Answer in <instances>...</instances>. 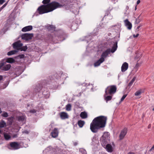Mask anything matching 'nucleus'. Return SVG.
Segmentation results:
<instances>
[{
  "instance_id": "nucleus-1",
  "label": "nucleus",
  "mask_w": 154,
  "mask_h": 154,
  "mask_svg": "<svg viewBox=\"0 0 154 154\" xmlns=\"http://www.w3.org/2000/svg\"><path fill=\"white\" fill-rule=\"evenodd\" d=\"M65 5V4H60L55 1L46 5H42L38 8L33 17L52 11L56 8L62 7Z\"/></svg>"
},
{
  "instance_id": "nucleus-2",
  "label": "nucleus",
  "mask_w": 154,
  "mask_h": 154,
  "mask_svg": "<svg viewBox=\"0 0 154 154\" xmlns=\"http://www.w3.org/2000/svg\"><path fill=\"white\" fill-rule=\"evenodd\" d=\"M107 118L100 116L95 118L90 124V129L91 131L97 133L98 130L104 128L106 124Z\"/></svg>"
},
{
  "instance_id": "nucleus-3",
  "label": "nucleus",
  "mask_w": 154,
  "mask_h": 154,
  "mask_svg": "<svg viewBox=\"0 0 154 154\" xmlns=\"http://www.w3.org/2000/svg\"><path fill=\"white\" fill-rule=\"evenodd\" d=\"M117 88L116 85H112L108 86L105 89L106 95H111L115 93L116 91Z\"/></svg>"
},
{
  "instance_id": "nucleus-4",
  "label": "nucleus",
  "mask_w": 154,
  "mask_h": 154,
  "mask_svg": "<svg viewBox=\"0 0 154 154\" xmlns=\"http://www.w3.org/2000/svg\"><path fill=\"white\" fill-rule=\"evenodd\" d=\"M15 62V60L12 57L6 59H4L2 60V62L0 63V69L6 63H13Z\"/></svg>"
},
{
  "instance_id": "nucleus-5",
  "label": "nucleus",
  "mask_w": 154,
  "mask_h": 154,
  "mask_svg": "<svg viewBox=\"0 0 154 154\" xmlns=\"http://www.w3.org/2000/svg\"><path fill=\"white\" fill-rule=\"evenodd\" d=\"M33 36V34L26 33L22 34L21 35L22 38L26 41H28L32 39Z\"/></svg>"
},
{
  "instance_id": "nucleus-6",
  "label": "nucleus",
  "mask_w": 154,
  "mask_h": 154,
  "mask_svg": "<svg viewBox=\"0 0 154 154\" xmlns=\"http://www.w3.org/2000/svg\"><path fill=\"white\" fill-rule=\"evenodd\" d=\"M13 45L14 48L18 50H20L23 44L22 43H20L18 41L13 43Z\"/></svg>"
},
{
  "instance_id": "nucleus-7",
  "label": "nucleus",
  "mask_w": 154,
  "mask_h": 154,
  "mask_svg": "<svg viewBox=\"0 0 154 154\" xmlns=\"http://www.w3.org/2000/svg\"><path fill=\"white\" fill-rule=\"evenodd\" d=\"M127 131V128H125L121 132L119 135V138L120 140H122L123 139L125 135H126Z\"/></svg>"
},
{
  "instance_id": "nucleus-8",
  "label": "nucleus",
  "mask_w": 154,
  "mask_h": 154,
  "mask_svg": "<svg viewBox=\"0 0 154 154\" xmlns=\"http://www.w3.org/2000/svg\"><path fill=\"white\" fill-rule=\"evenodd\" d=\"M10 145L11 147L14 150L19 148V144L17 142H12L10 143Z\"/></svg>"
},
{
  "instance_id": "nucleus-9",
  "label": "nucleus",
  "mask_w": 154,
  "mask_h": 154,
  "mask_svg": "<svg viewBox=\"0 0 154 154\" xmlns=\"http://www.w3.org/2000/svg\"><path fill=\"white\" fill-rule=\"evenodd\" d=\"M110 49L109 48L108 49L102 53L101 58H103L104 59V58L106 57L108 54H110Z\"/></svg>"
},
{
  "instance_id": "nucleus-10",
  "label": "nucleus",
  "mask_w": 154,
  "mask_h": 154,
  "mask_svg": "<svg viewBox=\"0 0 154 154\" xmlns=\"http://www.w3.org/2000/svg\"><path fill=\"white\" fill-rule=\"evenodd\" d=\"M124 23L125 26L128 29H131L132 25L131 23L128 21V20L127 19L124 20Z\"/></svg>"
},
{
  "instance_id": "nucleus-11",
  "label": "nucleus",
  "mask_w": 154,
  "mask_h": 154,
  "mask_svg": "<svg viewBox=\"0 0 154 154\" xmlns=\"http://www.w3.org/2000/svg\"><path fill=\"white\" fill-rule=\"evenodd\" d=\"M58 132L57 128H55L51 132V136L54 138H56L58 136Z\"/></svg>"
},
{
  "instance_id": "nucleus-12",
  "label": "nucleus",
  "mask_w": 154,
  "mask_h": 154,
  "mask_svg": "<svg viewBox=\"0 0 154 154\" xmlns=\"http://www.w3.org/2000/svg\"><path fill=\"white\" fill-rule=\"evenodd\" d=\"M106 150L109 152H111L113 151V149L112 145L109 144H107L104 147Z\"/></svg>"
},
{
  "instance_id": "nucleus-13",
  "label": "nucleus",
  "mask_w": 154,
  "mask_h": 154,
  "mask_svg": "<svg viewBox=\"0 0 154 154\" xmlns=\"http://www.w3.org/2000/svg\"><path fill=\"white\" fill-rule=\"evenodd\" d=\"M104 59L103 58H100L99 60L94 63V66L96 67L99 66L101 63H102L104 61Z\"/></svg>"
},
{
  "instance_id": "nucleus-14",
  "label": "nucleus",
  "mask_w": 154,
  "mask_h": 154,
  "mask_svg": "<svg viewBox=\"0 0 154 154\" xmlns=\"http://www.w3.org/2000/svg\"><path fill=\"white\" fill-rule=\"evenodd\" d=\"M128 68V64L126 62L124 63L121 67V71L122 72H124L126 71Z\"/></svg>"
},
{
  "instance_id": "nucleus-15",
  "label": "nucleus",
  "mask_w": 154,
  "mask_h": 154,
  "mask_svg": "<svg viewBox=\"0 0 154 154\" xmlns=\"http://www.w3.org/2000/svg\"><path fill=\"white\" fill-rule=\"evenodd\" d=\"M32 29V26H25L22 29V31L23 32H26L30 31Z\"/></svg>"
},
{
  "instance_id": "nucleus-16",
  "label": "nucleus",
  "mask_w": 154,
  "mask_h": 154,
  "mask_svg": "<svg viewBox=\"0 0 154 154\" xmlns=\"http://www.w3.org/2000/svg\"><path fill=\"white\" fill-rule=\"evenodd\" d=\"M109 140L106 139H103L102 137L101 138V142L102 146L103 147L105 146L106 145L107 143H108V141Z\"/></svg>"
},
{
  "instance_id": "nucleus-17",
  "label": "nucleus",
  "mask_w": 154,
  "mask_h": 154,
  "mask_svg": "<svg viewBox=\"0 0 154 154\" xmlns=\"http://www.w3.org/2000/svg\"><path fill=\"white\" fill-rule=\"evenodd\" d=\"M11 65L9 64H8L6 65H5V64L2 67H1V68H2V69L4 71H8L11 68Z\"/></svg>"
},
{
  "instance_id": "nucleus-18",
  "label": "nucleus",
  "mask_w": 154,
  "mask_h": 154,
  "mask_svg": "<svg viewBox=\"0 0 154 154\" xmlns=\"http://www.w3.org/2000/svg\"><path fill=\"white\" fill-rule=\"evenodd\" d=\"M60 116L61 119H63L68 118L67 114L64 112H62L60 114Z\"/></svg>"
},
{
  "instance_id": "nucleus-19",
  "label": "nucleus",
  "mask_w": 154,
  "mask_h": 154,
  "mask_svg": "<svg viewBox=\"0 0 154 154\" xmlns=\"http://www.w3.org/2000/svg\"><path fill=\"white\" fill-rule=\"evenodd\" d=\"M117 42H116L114 43V44L112 48L110 50L111 52L112 53L114 52L117 49Z\"/></svg>"
},
{
  "instance_id": "nucleus-20",
  "label": "nucleus",
  "mask_w": 154,
  "mask_h": 154,
  "mask_svg": "<svg viewBox=\"0 0 154 154\" xmlns=\"http://www.w3.org/2000/svg\"><path fill=\"white\" fill-rule=\"evenodd\" d=\"M42 88V86L40 85H39L38 86H37L35 87L34 89V91L36 92H38L41 91Z\"/></svg>"
},
{
  "instance_id": "nucleus-21",
  "label": "nucleus",
  "mask_w": 154,
  "mask_h": 154,
  "mask_svg": "<svg viewBox=\"0 0 154 154\" xmlns=\"http://www.w3.org/2000/svg\"><path fill=\"white\" fill-rule=\"evenodd\" d=\"M108 95H106V93L104 95V97L105 100H106V102L108 101L111 100L112 99V97L110 96H108Z\"/></svg>"
},
{
  "instance_id": "nucleus-22",
  "label": "nucleus",
  "mask_w": 154,
  "mask_h": 154,
  "mask_svg": "<svg viewBox=\"0 0 154 154\" xmlns=\"http://www.w3.org/2000/svg\"><path fill=\"white\" fill-rule=\"evenodd\" d=\"M85 124V122L84 121L80 120L78 121V124L80 128H82Z\"/></svg>"
},
{
  "instance_id": "nucleus-23",
  "label": "nucleus",
  "mask_w": 154,
  "mask_h": 154,
  "mask_svg": "<svg viewBox=\"0 0 154 154\" xmlns=\"http://www.w3.org/2000/svg\"><path fill=\"white\" fill-rule=\"evenodd\" d=\"M80 116L82 119H86L88 115L86 112H84L81 113Z\"/></svg>"
},
{
  "instance_id": "nucleus-24",
  "label": "nucleus",
  "mask_w": 154,
  "mask_h": 154,
  "mask_svg": "<svg viewBox=\"0 0 154 154\" xmlns=\"http://www.w3.org/2000/svg\"><path fill=\"white\" fill-rule=\"evenodd\" d=\"M101 137H102L103 139H106L109 140V137L108 133L106 132L104 133Z\"/></svg>"
},
{
  "instance_id": "nucleus-25",
  "label": "nucleus",
  "mask_w": 154,
  "mask_h": 154,
  "mask_svg": "<svg viewBox=\"0 0 154 154\" xmlns=\"http://www.w3.org/2000/svg\"><path fill=\"white\" fill-rule=\"evenodd\" d=\"M143 92V91L141 89H140L137 91L134 94V95L136 96H138L141 93Z\"/></svg>"
},
{
  "instance_id": "nucleus-26",
  "label": "nucleus",
  "mask_w": 154,
  "mask_h": 154,
  "mask_svg": "<svg viewBox=\"0 0 154 154\" xmlns=\"http://www.w3.org/2000/svg\"><path fill=\"white\" fill-rule=\"evenodd\" d=\"M18 51L12 50L8 52L7 53V55L8 56H10L12 55L15 54Z\"/></svg>"
},
{
  "instance_id": "nucleus-27",
  "label": "nucleus",
  "mask_w": 154,
  "mask_h": 154,
  "mask_svg": "<svg viewBox=\"0 0 154 154\" xmlns=\"http://www.w3.org/2000/svg\"><path fill=\"white\" fill-rule=\"evenodd\" d=\"M6 125L5 122L3 120H2L0 122V128H2L5 127Z\"/></svg>"
},
{
  "instance_id": "nucleus-28",
  "label": "nucleus",
  "mask_w": 154,
  "mask_h": 154,
  "mask_svg": "<svg viewBox=\"0 0 154 154\" xmlns=\"http://www.w3.org/2000/svg\"><path fill=\"white\" fill-rule=\"evenodd\" d=\"M25 117L23 116H19L18 117L17 119L19 122H23L25 120Z\"/></svg>"
},
{
  "instance_id": "nucleus-29",
  "label": "nucleus",
  "mask_w": 154,
  "mask_h": 154,
  "mask_svg": "<svg viewBox=\"0 0 154 154\" xmlns=\"http://www.w3.org/2000/svg\"><path fill=\"white\" fill-rule=\"evenodd\" d=\"M4 137L5 139L6 140H9L11 138V136L7 133L4 134Z\"/></svg>"
},
{
  "instance_id": "nucleus-30",
  "label": "nucleus",
  "mask_w": 154,
  "mask_h": 154,
  "mask_svg": "<svg viewBox=\"0 0 154 154\" xmlns=\"http://www.w3.org/2000/svg\"><path fill=\"white\" fill-rule=\"evenodd\" d=\"M55 27L52 25H49L47 26V29L49 30H54Z\"/></svg>"
},
{
  "instance_id": "nucleus-31",
  "label": "nucleus",
  "mask_w": 154,
  "mask_h": 154,
  "mask_svg": "<svg viewBox=\"0 0 154 154\" xmlns=\"http://www.w3.org/2000/svg\"><path fill=\"white\" fill-rule=\"evenodd\" d=\"M14 118L13 117H11L8 118V121L9 122V124L10 125H11L12 124Z\"/></svg>"
},
{
  "instance_id": "nucleus-32",
  "label": "nucleus",
  "mask_w": 154,
  "mask_h": 154,
  "mask_svg": "<svg viewBox=\"0 0 154 154\" xmlns=\"http://www.w3.org/2000/svg\"><path fill=\"white\" fill-rule=\"evenodd\" d=\"M136 78L135 77H134L131 80V81L128 85L129 86L131 87V86H132L133 83L134 82V81H135Z\"/></svg>"
},
{
  "instance_id": "nucleus-33",
  "label": "nucleus",
  "mask_w": 154,
  "mask_h": 154,
  "mask_svg": "<svg viewBox=\"0 0 154 154\" xmlns=\"http://www.w3.org/2000/svg\"><path fill=\"white\" fill-rule=\"evenodd\" d=\"M27 48H28L27 47V46L26 45L23 46H22L21 47L20 50L21 51H26Z\"/></svg>"
},
{
  "instance_id": "nucleus-34",
  "label": "nucleus",
  "mask_w": 154,
  "mask_h": 154,
  "mask_svg": "<svg viewBox=\"0 0 154 154\" xmlns=\"http://www.w3.org/2000/svg\"><path fill=\"white\" fill-rule=\"evenodd\" d=\"M71 105L70 104H68L66 106V109L67 111H70L71 110Z\"/></svg>"
},
{
  "instance_id": "nucleus-35",
  "label": "nucleus",
  "mask_w": 154,
  "mask_h": 154,
  "mask_svg": "<svg viewBox=\"0 0 154 154\" xmlns=\"http://www.w3.org/2000/svg\"><path fill=\"white\" fill-rule=\"evenodd\" d=\"M2 116L5 117H7L8 116V114L7 112H4L2 114Z\"/></svg>"
},
{
  "instance_id": "nucleus-36",
  "label": "nucleus",
  "mask_w": 154,
  "mask_h": 154,
  "mask_svg": "<svg viewBox=\"0 0 154 154\" xmlns=\"http://www.w3.org/2000/svg\"><path fill=\"white\" fill-rule=\"evenodd\" d=\"M79 152L83 154H86L87 152L85 150L83 149H79Z\"/></svg>"
},
{
  "instance_id": "nucleus-37",
  "label": "nucleus",
  "mask_w": 154,
  "mask_h": 154,
  "mask_svg": "<svg viewBox=\"0 0 154 154\" xmlns=\"http://www.w3.org/2000/svg\"><path fill=\"white\" fill-rule=\"evenodd\" d=\"M51 0H43L42 2V3L45 5L46 4H49L48 3L50 2Z\"/></svg>"
},
{
  "instance_id": "nucleus-38",
  "label": "nucleus",
  "mask_w": 154,
  "mask_h": 154,
  "mask_svg": "<svg viewBox=\"0 0 154 154\" xmlns=\"http://www.w3.org/2000/svg\"><path fill=\"white\" fill-rule=\"evenodd\" d=\"M28 112L30 113L34 114L36 112L37 110L35 109H32L30 110Z\"/></svg>"
},
{
  "instance_id": "nucleus-39",
  "label": "nucleus",
  "mask_w": 154,
  "mask_h": 154,
  "mask_svg": "<svg viewBox=\"0 0 154 154\" xmlns=\"http://www.w3.org/2000/svg\"><path fill=\"white\" fill-rule=\"evenodd\" d=\"M127 96V94H124V95H123V96L122 97V98H121L120 102L122 101Z\"/></svg>"
},
{
  "instance_id": "nucleus-40",
  "label": "nucleus",
  "mask_w": 154,
  "mask_h": 154,
  "mask_svg": "<svg viewBox=\"0 0 154 154\" xmlns=\"http://www.w3.org/2000/svg\"><path fill=\"white\" fill-rule=\"evenodd\" d=\"M17 57H19L20 58H23L24 57V55L23 54H20Z\"/></svg>"
},
{
  "instance_id": "nucleus-41",
  "label": "nucleus",
  "mask_w": 154,
  "mask_h": 154,
  "mask_svg": "<svg viewBox=\"0 0 154 154\" xmlns=\"http://www.w3.org/2000/svg\"><path fill=\"white\" fill-rule=\"evenodd\" d=\"M5 2V0H0V5L2 4Z\"/></svg>"
},
{
  "instance_id": "nucleus-42",
  "label": "nucleus",
  "mask_w": 154,
  "mask_h": 154,
  "mask_svg": "<svg viewBox=\"0 0 154 154\" xmlns=\"http://www.w3.org/2000/svg\"><path fill=\"white\" fill-rule=\"evenodd\" d=\"M139 17L136 20V23H139L140 21V20H139Z\"/></svg>"
},
{
  "instance_id": "nucleus-43",
  "label": "nucleus",
  "mask_w": 154,
  "mask_h": 154,
  "mask_svg": "<svg viewBox=\"0 0 154 154\" xmlns=\"http://www.w3.org/2000/svg\"><path fill=\"white\" fill-rule=\"evenodd\" d=\"M23 133L26 134H28L29 133V132L27 130H25L24 131H23Z\"/></svg>"
},
{
  "instance_id": "nucleus-44",
  "label": "nucleus",
  "mask_w": 154,
  "mask_h": 154,
  "mask_svg": "<svg viewBox=\"0 0 154 154\" xmlns=\"http://www.w3.org/2000/svg\"><path fill=\"white\" fill-rule=\"evenodd\" d=\"M141 26H137V28L136 29V30L137 31H139V29L140 28V27H141Z\"/></svg>"
},
{
  "instance_id": "nucleus-45",
  "label": "nucleus",
  "mask_w": 154,
  "mask_h": 154,
  "mask_svg": "<svg viewBox=\"0 0 154 154\" xmlns=\"http://www.w3.org/2000/svg\"><path fill=\"white\" fill-rule=\"evenodd\" d=\"M139 35V34H136V35H134L133 36L134 37H137Z\"/></svg>"
},
{
  "instance_id": "nucleus-46",
  "label": "nucleus",
  "mask_w": 154,
  "mask_h": 154,
  "mask_svg": "<svg viewBox=\"0 0 154 154\" xmlns=\"http://www.w3.org/2000/svg\"><path fill=\"white\" fill-rule=\"evenodd\" d=\"M7 3H5L4 5L2 6V8H3L7 5Z\"/></svg>"
},
{
  "instance_id": "nucleus-47",
  "label": "nucleus",
  "mask_w": 154,
  "mask_h": 154,
  "mask_svg": "<svg viewBox=\"0 0 154 154\" xmlns=\"http://www.w3.org/2000/svg\"><path fill=\"white\" fill-rule=\"evenodd\" d=\"M140 0H137V5H138L140 3Z\"/></svg>"
},
{
  "instance_id": "nucleus-48",
  "label": "nucleus",
  "mask_w": 154,
  "mask_h": 154,
  "mask_svg": "<svg viewBox=\"0 0 154 154\" xmlns=\"http://www.w3.org/2000/svg\"><path fill=\"white\" fill-rule=\"evenodd\" d=\"M3 79V76L2 75H0V81L2 80Z\"/></svg>"
},
{
  "instance_id": "nucleus-49",
  "label": "nucleus",
  "mask_w": 154,
  "mask_h": 154,
  "mask_svg": "<svg viewBox=\"0 0 154 154\" xmlns=\"http://www.w3.org/2000/svg\"><path fill=\"white\" fill-rule=\"evenodd\" d=\"M78 144V143L77 142H75L74 143V145L75 146H76Z\"/></svg>"
},
{
  "instance_id": "nucleus-50",
  "label": "nucleus",
  "mask_w": 154,
  "mask_h": 154,
  "mask_svg": "<svg viewBox=\"0 0 154 154\" xmlns=\"http://www.w3.org/2000/svg\"><path fill=\"white\" fill-rule=\"evenodd\" d=\"M154 149V145L151 148V149L150 150H153Z\"/></svg>"
},
{
  "instance_id": "nucleus-51",
  "label": "nucleus",
  "mask_w": 154,
  "mask_h": 154,
  "mask_svg": "<svg viewBox=\"0 0 154 154\" xmlns=\"http://www.w3.org/2000/svg\"><path fill=\"white\" fill-rule=\"evenodd\" d=\"M3 9V8H2V7H1L0 8V12Z\"/></svg>"
},
{
  "instance_id": "nucleus-52",
  "label": "nucleus",
  "mask_w": 154,
  "mask_h": 154,
  "mask_svg": "<svg viewBox=\"0 0 154 154\" xmlns=\"http://www.w3.org/2000/svg\"><path fill=\"white\" fill-rule=\"evenodd\" d=\"M139 65L138 64V63H137L136 65V66L137 67L139 66Z\"/></svg>"
},
{
  "instance_id": "nucleus-53",
  "label": "nucleus",
  "mask_w": 154,
  "mask_h": 154,
  "mask_svg": "<svg viewBox=\"0 0 154 154\" xmlns=\"http://www.w3.org/2000/svg\"><path fill=\"white\" fill-rule=\"evenodd\" d=\"M150 126H150V125H148V128H150Z\"/></svg>"
},
{
  "instance_id": "nucleus-54",
  "label": "nucleus",
  "mask_w": 154,
  "mask_h": 154,
  "mask_svg": "<svg viewBox=\"0 0 154 154\" xmlns=\"http://www.w3.org/2000/svg\"><path fill=\"white\" fill-rule=\"evenodd\" d=\"M128 154H134V153H132L131 152H129Z\"/></svg>"
},
{
  "instance_id": "nucleus-55",
  "label": "nucleus",
  "mask_w": 154,
  "mask_h": 154,
  "mask_svg": "<svg viewBox=\"0 0 154 154\" xmlns=\"http://www.w3.org/2000/svg\"><path fill=\"white\" fill-rule=\"evenodd\" d=\"M1 112H2L1 109V108H0V113H1Z\"/></svg>"
},
{
  "instance_id": "nucleus-56",
  "label": "nucleus",
  "mask_w": 154,
  "mask_h": 154,
  "mask_svg": "<svg viewBox=\"0 0 154 154\" xmlns=\"http://www.w3.org/2000/svg\"><path fill=\"white\" fill-rule=\"evenodd\" d=\"M136 9H137V8H136V7L135 8V10H136Z\"/></svg>"
},
{
  "instance_id": "nucleus-57",
  "label": "nucleus",
  "mask_w": 154,
  "mask_h": 154,
  "mask_svg": "<svg viewBox=\"0 0 154 154\" xmlns=\"http://www.w3.org/2000/svg\"><path fill=\"white\" fill-rule=\"evenodd\" d=\"M29 106V104H27V106Z\"/></svg>"
},
{
  "instance_id": "nucleus-58",
  "label": "nucleus",
  "mask_w": 154,
  "mask_h": 154,
  "mask_svg": "<svg viewBox=\"0 0 154 154\" xmlns=\"http://www.w3.org/2000/svg\"><path fill=\"white\" fill-rule=\"evenodd\" d=\"M137 58V57L136 56L135 57V58H136V59Z\"/></svg>"
},
{
  "instance_id": "nucleus-59",
  "label": "nucleus",
  "mask_w": 154,
  "mask_h": 154,
  "mask_svg": "<svg viewBox=\"0 0 154 154\" xmlns=\"http://www.w3.org/2000/svg\"><path fill=\"white\" fill-rule=\"evenodd\" d=\"M152 110H153V111H154V108L152 109Z\"/></svg>"
}]
</instances>
